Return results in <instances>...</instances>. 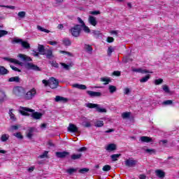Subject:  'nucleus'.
<instances>
[{
	"mask_svg": "<svg viewBox=\"0 0 179 179\" xmlns=\"http://www.w3.org/2000/svg\"><path fill=\"white\" fill-rule=\"evenodd\" d=\"M69 31L73 37H79L82 31V26H80V24H76L74 27L71 28Z\"/></svg>",
	"mask_w": 179,
	"mask_h": 179,
	"instance_id": "nucleus-1",
	"label": "nucleus"
},
{
	"mask_svg": "<svg viewBox=\"0 0 179 179\" xmlns=\"http://www.w3.org/2000/svg\"><path fill=\"white\" fill-rule=\"evenodd\" d=\"M85 107L88 108H96L98 113H107V109L100 107V105L96 103H85Z\"/></svg>",
	"mask_w": 179,
	"mask_h": 179,
	"instance_id": "nucleus-2",
	"label": "nucleus"
},
{
	"mask_svg": "<svg viewBox=\"0 0 179 179\" xmlns=\"http://www.w3.org/2000/svg\"><path fill=\"white\" fill-rule=\"evenodd\" d=\"M13 44H21L22 47L23 48H25V50H29L30 48V44L27 43V41H24L23 40L17 38H15L13 41Z\"/></svg>",
	"mask_w": 179,
	"mask_h": 179,
	"instance_id": "nucleus-3",
	"label": "nucleus"
},
{
	"mask_svg": "<svg viewBox=\"0 0 179 179\" xmlns=\"http://www.w3.org/2000/svg\"><path fill=\"white\" fill-rule=\"evenodd\" d=\"M36 94L37 91L36 89L32 88L24 95V99H25V100H31Z\"/></svg>",
	"mask_w": 179,
	"mask_h": 179,
	"instance_id": "nucleus-4",
	"label": "nucleus"
},
{
	"mask_svg": "<svg viewBox=\"0 0 179 179\" xmlns=\"http://www.w3.org/2000/svg\"><path fill=\"white\" fill-rule=\"evenodd\" d=\"M138 164V160L131 157L124 161V165L126 167H136Z\"/></svg>",
	"mask_w": 179,
	"mask_h": 179,
	"instance_id": "nucleus-5",
	"label": "nucleus"
},
{
	"mask_svg": "<svg viewBox=\"0 0 179 179\" xmlns=\"http://www.w3.org/2000/svg\"><path fill=\"white\" fill-rule=\"evenodd\" d=\"M59 85V81L54 77L49 79V87L50 89H57Z\"/></svg>",
	"mask_w": 179,
	"mask_h": 179,
	"instance_id": "nucleus-6",
	"label": "nucleus"
},
{
	"mask_svg": "<svg viewBox=\"0 0 179 179\" xmlns=\"http://www.w3.org/2000/svg\"><path fill=\"white\" fill-rule=\"evenodd\" d=\"M24 68H26V69H29V70H32V71H41V69H40V67H38L37 65L33 64V63H24Z\"/></svg>",
	"mask_w": 179,
	"mask_h": 179,
	"instance_id": "nucleus-7",
	"label": "nucleus"
},
{
	"mask_svg": "<svg viewBox=\"0 0 179 179\" xmlns=\"http://www.w3.org/2000/svg\"><path fill=\"white\" fill-rule=\"evenodd\" d=\"M13 93L15 96L20 97L24 93V89L22 87H15L13 90Z\"/></svg>",
	"mask_w": 179,
	"mask_h": 179,
	"instance_id": "nucleus-8",
	"label": "nucleus"
},
{
	"mask_svg": "<svg viewBox=\"0 0 179 179\" xmlns=\"http://www.w3.org/2000/svg\"><path fill=\"white\" fill-rule=\"evenodd\" d=\"M20 113L22 115L29 116L30 114L28 113H34V110L26 107H20Z\"/></svg>",
	"mask_w": 179,
	"mask_h": 179,
	"instance_id": "nucleus-9",
	"label": "nucleus"
},
{
	"mask_svg": "<svg viewBox=\"0 0 179 179\" xmlns=\"http://www.w3.org/2000/svg\"><path fill=\"white\" fill-rule=\"evenodd\" d=\"M69 132H73V134H79V128L76 125L70 123L68 128Z\"/></svg>",
	"mask_w": 179,
	"mask_h": 179,
	"instance_id": "nucleus-10",
	"label": "nucleus"
},
{
	"mask_svg": "<svg viewBox=\"0 0 179 179\" xmlns=\"http://www.w3.org/2000/svg\"><path fill=\"white\" fill-rule=\"evenodd\" d=\"M55 101L57 103H68V101H69V99H68V98H65L64 96H56Z\"/></svg>",
	"mask_w": 179,
	"mask_h": 179,
	"instance_id": "nucleus-11",
	"label": "nucleus"
},
{
	"mask_svg": "<svg viewBox=\"0 0 179 179\" xmlns=\"http://www.w3.org/2000/svg\"><path fill=\"white\" fill-rule=\"evenodd\" d=\"M55 155L57 156V157H58L59 159H64L65 157H66V156H69V152L64 151V152H55Z\"/></svg>",
	"mask_w": 179,
	"mask_h": 179,
	"instance_id": "nucleus-12",
	"label": "nucleus"
},
{
	"mask_svg": "<svg viewBox=\"0 0 179 179\" xmlns=\"http://www.w3.org/2000/svg\"><path fill=\"white\" fill-rule=\"evenodd\" d=\"M17 57H18V58H20V59L24 61V62H30V61H32L31 57H30L26 55L19 54L17 55Z\"/></svg>",
	"mask_w": 179,
	"mask_h": 179,
	"instance_id": "nucleus-13",
	"label": "nucleus"
},
{
	"mask_svg": "<svg viewBox=\"0 0 179 179\" xmlns=\"http://www.w3.org/2000/svg\"><path fill=\"white\" fill-rule=\"evenodd\" d=\"M36 129L34 127H29L27 131V138L28 139H31L33 138V135L34 134V131Z\"/></svg>",
	"mask_w": 179,
	"mask_h": 179,
	"instance_id": "nucleus-14",
	"label": "nucleus"
},
{
	"mask_svg": "<svg viewBox=\"0 0 179 179\" xmlns=\"http://www.w3.org/2000/svg\"><path fill=\"white\" fill-rule=\"evenodd\" d=\"M88 22L92 26H94V27L97 26V19L95 17H93L92 15L89 16Z\"/></svg>",
	"mask_w": 179,
	"mask_h": 179,
	"instance_id": "nucleus-15",
	"label": "nucleus"
},
{
	"mask_svg": "<svg viewBox=\"0 0 179 179\" xmlns=\"http://www.w3.org/2000/svg\"><path fill=\"white\" fill-rule=\"evenodd\" d=\"M5 61H8V62H11L12 64H16L17 65H22L23 63L19 62V60L16 59H12L8 57H3Z\"/></svg>",
	"mask_w": 179,
	"mask_h": 179,
	"instance_id": "nucleus-16",
	"label": "nucleus"
},
{
	"mask_svg": "<svg viewBox=\"0 0 179 179\" xmlns=\"http://www.w3.org/2000/svg\"><path fill=\"white\" fill-rule=\"evenodd\" d=\"M86 92L90 95V97H100L101 96V92H99L88 90Z\"/></svg>",
	"mask_w": 179,
	"mask_h": 179,
	"instance_id": "nucleus-17",
	"label": "nucleus"
},
{
	"mask_svg": "<svg viewBox=\"0 0 179 179\" xmlns=\"http://www.w3.org/2000/svg\"><path fill=\"white\" fill-rule=\"evenodd\" d=\"M72 87H75L76 89H79L80 90H86V89H87V87H86V85H82V84H73L72 85Z\"/></svg>",
	"mask_w": 179,
	"mask_h": 179,
	"instance_id": "nucleus-18",
	"label": "nucleus"
},
{
	"mask_svg": "<svg viewBox=\"0 0 179 179\" xmlns=\"http://www.w3.org/2000/svg\"><path fill=\"white\" fill-rule=\"evenodd\" d=\"M117 150V145L114 143H111L107 145L106 148V150H108V152H113V150Z\"/></svg>",
	"mask_w": 179,
	"mask_h": 179,
	"instance_id": "nucleus-19",
	"label": "nucleus"
},
{
	"mask_svg": "<svg viewBox=\"0 0 179 179\" xmlns=\"http://www.w3.org/2000/svg\"><path fill=\"white\" fill-rule=\"evenodd\" d=\"M155 174L157 177H159V178H164V177L166 176V173H164V171L160 169L155 171Z\"/></svg>",
	"mask_w": 179,
	"mask_h": 179,
	"instance_id": "nucleus-20",
	"label": "nucleus"
},
{
	"mask_svg": "<svg viewBox=\"0 0 179 179\" xmlns=\"http://www.w3.org/2000/svg\"><path fill=\"white\" fill-rule=\"evenodd\" d=\"M141 142L149 143L150 142H153V139L148 136H141Z\"/></svg>",
	"mask_w": 179,
	"mask_h": 179,
	"instance_id": "nucleus-21",
	"label": "nucleus"
},
{
	"mask_svg": "<svg viewBox=\"0 0 179 179\" xmlns=\"http://www.w3.org/2000/svg\"><path fill=\"white\" fill-rule=\"evenodd\" d=\"M38 51L42 55H45V48L43 45L38 44Z\"/></svg>",
	"mask_w": 179,
	"mask_h": 179,
	"instance_id": "nucleus-22",
	"label": "nucleus"
},
{
	"mask_svg": "<svg viewBox=\"0 0 179 179\" xmlns=\"http://www.w3.org/2000/svg\"><path fill=\"white\" fill-rule=\"evenodd\" d=\"M133 72H137L138 73H149V71L146 69H132Z\"/></svg>",
	"mask_w": 179,
	"mask_h": 179,
	"instance_id": "nucleus-23",
	"label": "nucleus"
},
{
	"mask_svg": "<svg viewBox=\"0 0 179 179\" xmlns=\"http://www.w3.org/2000/svg\"><path fill=\"white\" fill-rule=\"evenodd\" d=\"M31 117H33L34 120H40L41 117H43V114L38 112H34L32 113Z\"/></svg>",
	"mask_w": 179,
	"mask_h": 179,
	"instance_id": "nucleus-24",
	"label": "nucleus"
},
{
	"mask_svg": "<svg viewBox=\"0 0 179 179\" xmlns=\"http://www.w3.org/2000/svg\"><path fill=\"white\" fill-rule=\"evenodd\" d=\"M46 53L45 55H46V58L48 59H51L52 58H54V55H52V50H45Z\"/></svg>",
	"mask_w": 179,
	"mask_h": 179,
	"instance_id": "nucleus-25",
	"label": "nucleus"
},
{
	"mask_svg": "<svg viewBox=\"0 0 179 179\" xmlns=\"http://www.w3.org/2000/svg\"><path fill=\"white\" fill-rule=\"evenodd\" d=\"M6 99V94L3 91H0V103L5 101Z\"/></svg>",
	"mask_w": 179,
	"mask_h": 179,
	"instance_id": "nucleus-26",
	"label": "nucleus"
},
{
	"mask_svg": "<svg viewBox=\"0 0 179 179\" xmlns=\"http://www.w3.org/2000/svg\"><path fill=\"white\" fill-rule=\"evenodd\" d=\"M60 65H62V66H63V68L66 71H69V69H71V68H72V66H73V64L72 63H71L69 65H68L65 63H60Z\"/></svg>",
	"mask_w": 179,
	"mask_h": 179,
	"instance_id": "nucleus-27",
	"label": "nucleus"
},
{
	"mask_svg": "<svg viewBox=\"0 0 179 179\" xmlns=\"http://www.w3.org/2000/svg\"><path fill=\"white\" fill-rule=\"evenodd\" d=\"M8 73H9V71L5 67L0 66V75H8Z\"/></svg>",
	"mask_w": 179,
	"mask_h": 179,
	"instance_id": "nucleus-28",
	"label": "nucleus"
},
{
	"mask_svg": "<svg viewBox=\"0 0 179 179\" xmlns=\"http://www.w3.org/2000/svg\"><path fill=\"white\" fill-rule=\"evenodd\" d=\"M79 170V168H70L66 170V173L71 176V174H73L74 173H76Z\"/></svg>",
	"mask_w": 179,
	"mask_h": 179,
	"instance_id": "nucleus-29",
	"label": "nucleus"
},
{
	"mask_svg": "<svg viewBox=\"0 0 179 179\" xmlns=\"http://www.w3.org/2000/svg\"><path fill=\"white\" fill-rule=\"evenodd\" d=\"M8 82H15L16 83H19V82H20V78H19V76L11 77L8 79Z\"/></svg>",
	"mask_w": 179,
	"mask_h": 179,
	"instance_id": "nucleus-30",
	"label": "nucleus"
},
{
	"mask_svg": "<svg viewBox=\"0 0 179 179\" xmlns=\"http://www.w3.org/2000/svg\"><path fill=\"white\" fill-rule=\"evenodd\" d=\"M81 26V30L83 29V31H85V33L89 34L90 33V28H89V27L86 26V24H84Z\"/></svg>",
	"mask_w": 179,
	"mask_h": 179,
	"instance_id": "nucleus-31",
	"label": "nucleus"
},
{
	"mask_svg": "<svg viewBox=\"0 0 179 179\" xmlns=\"http://www.w3.org/2000/svg\"><path fill=\"white\" fill-rule=\"evenodd\" d=\"M84 48L87 52H89V54H92V52H93V48H92V45H85Z\"/></svg>",
	"mask_w": 179,
	"mask_h": 179,
	"instance_id": "nucleus-32",
	"label": "nucleus"
},
{
	"mask_svg": "<svg viewBox=\"0 0 179 179\" xmlns=\"http://www.w3.org/2000/svg\"><path fill=\"white\" fill-rule=\"evenodd\" d=\"M94 126L96 127L97 128H101V127L104 126V122H103L102 120H97L94 123Z\"/></svg>",
	"mask_w": 179,
	"mask_h": 179,
	"instance_id": "nucleus-33",
	"label": "nucleus"
},
{
	"mask_svg": "<svg viewBox=\"0 0 179 179\" xmlns=\"http://www.w3.org/2000/svg\"><path fill=\"white\" fill-rule=\"evenodd\" d=\"M101 82H103V85H108V83L111 82V80L110 79V78L103 77L101 78Z\"/></svg>",
	"mask_w": 179,
	"mask_h": 179,
	"instance_id": "nucleus-34",
	"label": "nucleus"
},
{
	"mask_svg": "<svg viewBox=\"0 0 179 179\" xmlns=\"http://www.w3.org/2000/svg\"><path fill=\"white\" fill-rule=\"evenodd\" d=\"M121 157V154H114L110 156L113 162H117L118 160V157Z\"/></svg>",
	"mask_w": 179,
	"mask_h": 179,
	"instance_id": "nucleus-35",
	"label": "nucleus"
},
{
	"mask_svg": "<svg viewBox=\"0 0 179 179\" xmlns=\"http://www.w3.org/2000/svg\"><path fill=\"white\" fill-rule=\"evenodd\" d=\"M82 157V154H73L71 155L72 160H78Z\"/></svg>",
	"mask_w": 179,
	"mask_h": 179,
	"instance_id": "nucleus-36",
	"label": "nucleus"
},
{
	"mask_svg": "<svg viewBox=\"0 0 179 179\" xmlns=\"http://www.w3.org/2000/svg\"><path fill=\"white\" fill-rule=\"evenodd\" d=\"M149 79H150V75H147L145 77H143V78H141L140 80L141 83H145V82H148V80H149Z\"/></svg>",
	"mask_w": 179,
	"mask_h": 179,
	"instance_id": "nucleus-37",
	"label": "nucleus"
},
{
	"mask_svg": "<svg viewBox=\"0 0 179 179\" xmlns=\"http://www.w3.org/2000/svg\"><path fill=\"white\" fill-rule=\"evenodd\" d=\"M131 117V112H124L122 114V117L125 120L127 118H129Z\"/></svg>",
	"mask_w": 179,
	"mask_h": 179,
	"instance_id": "nucleus-38",
	"label": "nucleus"
},
{
	"mask_svg": "<svg viewBox=\"0 0 179 179\" xmlns=\"http://www.w3.org/2000/svg\"><path fill=\"white\" fill-rule=\"evenodd\" d=\"M9 139V134H3L1 137V142H6Z\"/></svg>",
	"mask_w": 179,
	"mask_h": 179,
	"instance_id": "nucleus-39",
	"label": "nucleus"
},
{
	"mask_svg": "<svg viewBox=\"0 0 179 179\" xmlns=\"http://www.w3.org/2000/svg\"><path fill=\"white\" fill-rule=\"evenodd\" d=\"M63 44L64 45L69 46L71 45V44H72V42L71 41V40H69V38H64L63 40Z\"/></svg>",
	"mask_w": 179,
	"mask_h": 179,
	"instance_id": "nucleus-40",
	"label": "nucleus"
},
{
	"mask_svg": "<svg viewBox=\"0 0 179 179\" xmlns=\"http://www.w3.org/2000/svg\"><path fill=\"white\" fill-rule=\"evenodd\" d=\"M37 29L38 30H39L40 31H43L44 33H50V30L45 29L44 27H42L40 25L37 26Z\"/></svg>",
	"mask_w": 179,
	"mask_h": 179,
	"instance_id": "nucleus-41",
	"label": "nucleus"
},
{
	"mask_svg": "<svg viewBox=\"0 0 179 179\" xmlns=\"http://www.w3.org/2000/svg\"><path fill=\"white\" fill-rule=\"evenodd\" d=\"M17 16L20 17V19H24V17H26V12L20 11L17 13Z\"/></svg>",
	"mask_w": 179,
	"mask_h": 179,
	"instance_id": "nucleus-42",
	"label": "nucleus"
},
{
	"mask_svg": "<svg viewBox=\"0 0 179 179\" xmlns=\"http://www.w3.org/2000/svg\"><path fill=\"white\" fill-rule=\"evenodd\" d=\"M109 92L110 93H114L117 92V87L114 85H110L109 86Z\"/></svg>",
	"mask_w": 179,
	"mask_h": 179,
	"instance_id": "nucleus-43",
	"label": "nucleus"
},
{
	"mask_svg": "<svg viewBox=\"0 0 179 179\" xmlns=\"http://www.w3.org/2000/svg\"><path fill=\"white\" fill-rule=\"evenodd\" d=\"M113 52H114V48H113L112 46L108 47V57H111V54H113Z\"/></svg>",
	"mask_w": 179,
	"mask_h": 179,
	"instance_id": "nucleus-44",
	"label": "nucleus"
},
{
	"mask_svg": "<svg viewBox=\"0 0 179 179\" xmlns=\"http://www.w3.org/2000/svg\"><path fill=\"white\" fill-rule=\"evenodd\" d=\"M89 169L87 168H83L78 171V173L80 174H85V173H88Z\"/></svg>",
	"mask_w": 179,
	"mask_h": 179,
	"instance_id": "nucleus-45",
	"label": "nucleus"
},
{
	"mask_svg": "<svg viewBox=\"0 0 179 179\" xmlns=\"http://www.w3.org/2000/svg\"><path fill=\"white\" fill-rule=\"evenodd\" d=\"M17 129H19V126L13 125L10 127L8 131H10V132H13V131H17Z\"/></svg>",
	"mask_w": 179,
	"mask_h": 179,
	"instance_id": "nucleus-46",
	"label": "nucleus"
},
{
	"mask_svg": "<svg viewBox=\"0 0 179 179\" xmlns=\"http://www.w3.org/2000/svg\"><path fill=\"white\" fill-rule=\"evenodd\" d=\"M103 171H110L111 170V166L110 165H105L102 168Z\"/></svg>",
	"mask_w": 179,
	"mask_h": 179,
	"instance_id": "nucleus-47",
	"label": "nucleus"
},
{
	"mask_svg": "<svg viewBox=\"0 0 179 179\" xmlns=\"http://www.w3.org/2000/svg\"><path fill=\"white\" fill-rule=\"evenodd\" d=\"M162 104L164 106H171V104H173V101L172 100H166L164 101Z\"/></svg>",
	"mask_w": 179,
	"mask_h": 179,
	"instance_id": "nucleus-48",
	"label": "nucleus"
},
{
	"mask_svg": "<svg viewBox=\"0 0 179 179\" xmlns=\"http://www.w3.org/2000/svg\"><path fill=\"white\" fill-rule=\"evenodd\" d=\"M9 115H10V120H12L13 121L16 120V117H15V114H13V113H12V110H10L9 111Z\"/></svg>",
	"mask_w": 179,
	"mask_h": 179,
	"instance_id": "nucleus-49",
	"label": "nucleus"
},
{
	"mask_svg": "<svg viewBox=\"0 0 179 179\" xmlns=\"http://www.w3.org/2000/svg\"><path fill=\"white\" fill-rule=\"evenodd\" d=\"M14 136L17 138L18 139H23V136L20 132H17L13 134Z\"/></svg>",
	"mask_w": 179,
	"mask_h": 179,
	"instance_id": "nucleus-50",
	"label": "nucleus"
},
{
	"mask_svg": "<svg viewBox=\"0 0 179 179\" xmlns=\"http://www.w3.org/2000/svg\"><path fill=\"white\" fill-rule=\"evenodd\" d=\"M162 89H163L164 92H165V93H170V89L169 88V86H167L166 85H163Z\"/></svg>",
	"mask_w": 179,
	"mask_h": 179,
	"instance_id": "nucleus-51",
	"label": "nucleus"
},
{
	"mask_svg": "<svg viewBox=\"0 0 179 179\" xmlns=\"http://www.w3.org/2000/svg\"><path fill=\"white\" fill-rule=\"evenodd\" d=\"M145 152L149 153L150 155H153V153H156V150L155 149H146Z\"/></svg>",
	"mask_w": 179,
	"mask_h": 179,
	"instance_id": "nucleus-52",
	"label": "nucleus"
},
{
	"mask_svg": "<svg viewBox=\"0 0 179 179\" xmlns=\"http://www.w3.org/2000/svg\"><path fill=\"white\" fill-rule=\"evenodd\" d=\"M8 34V31L6 30H0V38L1 37H3V36H6Z\"/></svg>",
	"mask_w": 179,
	"mask_h": 179,
	"instance_id": "nucleus-53",
	"label": "nucleus"
},
{
	"mask_svg": "<svg viewBox=\"0 0 179 179\" xmlns=\"http://www.w3.org/2000/svg\"><path fill=\"white\" fill-rule=\"evenodd\" d=\"M48 155V152L47 151H45V152L43 153V155H41L39 156V157H40V159H45V157H47Z\"/></svg>",
	"mask_w": 179,
	"mask_h": 179,
	"instance_id": "nucleus-54",
	"label": "nucleus"
},
{
	"mask_svg": "<svg viewBox=\"0 0 179 179\" xmlns=\"http://www.w3.org/2000/svg\"><path fill=\"white\" fill-rule=\"evenodd\" d=\"M162 83H163V79H162V78H159V79H157V80H155V85H162Z\"/></svg>",
	"mask_w": 179,
	"mask_h": 179,
	"instance_id": "nucleus-55",
	"label": "nucleus"
},
{
	"mask_svg": "<svg viewBox=\"0 0 179 179\" xmlns=\"http://www.w3.org/2000/svg\"><path fill=\"white\" fill-rule=\"evenodd\" d=\"M50 63L51 64L52 66H54L55 68H58L59 66V65L58 64V63H57V62H50Z\"/></svg>",
	"mask_w": 179,
	"mask_h": 179,
	"instance_id": "nucleus-56",
	"label": "nucleus"
},
{
	"mask_svg": "<svg viewBox=\"0 0 179 179\" xmlns=\"http://www.w3.org/2000/svg\"><path fill=\"white\" fill-rule=\"evenodd\" d=\"M113 76H121V71H115L113 73Z\"/></svg>",
	"mask_w": 179,
	"mask_h": 179,
	"instance_id": "nucleus-57",
	"label": "nucleus"
},
{
	"mask_svg": "<svg viewBox=\"0 0 179 179\" xmlns=\"http://www.w3.org/2000/svg\"><path fill=\"white\" fill-rule=\"evenodd\" d=\"M83 125L85 128H90V127H92V124L90 123V122H85Z\"/></svg>",
	"mask_w": 179,
	"mask_h": 179,
	"instance_id": "nucleus-58",
	"label": "nucleus"
},
{
	"mask_svg": "<svg viewBox=\"0 0 179 179\" xmlns=\"http://www.w3.org/2000/svg\"><path fill=\"white\" fill-rule=\"evenodd\" d=\"M0 8H7V9H15V6H1Z\"/></svg>",
	"mask_w": 179,
	"mask_h": 179,
	"instance_id": "nucleus-59",
	"label": "nucleus"
},
{
	"mask_svg": "<svg viewBox=\"0 0 179 179\" xmlns=\"http://www.w3.org/2000/svg\"><path fill=\"white\" fill-rule=\"evenodd\" d=\"M42 83H43L45 87L50 86V80L48 81L47 80H43Z\"/></svg>",
	"mask_w": 179,
	"mask_h": 179,
	"instance_id": "nucleus-60",
	"label": "nucleus"
},
{
	"mask_svg": "<svg viewBox=\"0 0 179 179\" xmlns=\"http://www.w3.org/2000/svg\"><path fill=\"white\" fill-rule=\"evenodd\" d=\"M90 15H100V11L94 10V11H90Z\"/></svg>",
	"mask_w": 179,
	"mask_h": 179,
	"instance_id": "nucleus-61",
	"label": "nucleus"
},
{
	"mask_svg": "<svg viewBox=\"0 0 179 179\" xmlns=\"http://www.w3.org/2000/svg\"><path fill=\"white\" fill-rule=\"evenodd\" d=\"M10 68L13 69V71H15V72H21L20 69L15 67V66L10 65Z\"/></svg>",
	"mask_w": 179,
	"mask_h": 179,
	"instance_id": "nucleus-62",
	"label": "nucleus"
},
{
	"mask_svg": "<svg viewBox=\"0 0 179 179\" xmlns=\"http://www.w3.org/2000/svg\"><path fill=\"white\" fill-rule=\"evenodd\" d=\"M124 94H129V93H131V90H129V88L127 87V88H124Z\"/></svg>",
	"mask_w": 179,
	"mask_h": 179,
	"instance_id": "nucleus-63",
	"label": "nucleus"
},
{
	"mask_svg": "<svg viewBox=\"0 0 179 179\" xmlns=\"http://www.w3.org/2000/svg\"><path fill=\"white\" fill-rule=\"evenodd\" d=\"M107 42L108 43H113L114 42V38L108 36L107 38Z\"/></svg>",
	"mask_w": 179,
	"mask_h": 179,
	"instance_id": "nucleus-64",
	"label": "nucleus"
}]
</instances>
